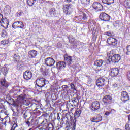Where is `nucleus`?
Listing matches in <instances>:
<instances>
[{
  "mask_svg": "<svg viewBox=\"0 0 130 130\" xmlns=\"http://www.w3.org/2000/svg\"><path fill=\"white\" fill-rule=\"evenodd\" d=\"M36 83L37 86L40 87V88H43L46 84H49V82L45 79V78L40 77L36 80Z\"/></svg>",
  "mask_w": 130,
  "mask_h": 130,
  "instance_id": "1",
  "label": "nucleus"
},
{
  "mask_svg": "<svg viewBox=\"0 0 130 130\" xmlns=\"http://www.w3.org/2000/svg\"><path fill=\"white\" fill-rule=\"evenodd\" d=\"M17 102H18V103H20V104H23L26 106H28V105L30 104L29 100L24 97V95L22 94L17 97Z\"/></svg>",
  "mask_w": 130,
  "mask_h": 130,
  "instance_id": "2",
  "label": "nucleus"
},
{
  "mask_svg": "<svg viewBox=\"0 0 130 130\" xmlns=\"http://www.w3.org/2000/svg\"><path fill=\"white\" fill-rule=\"evenodd\" d=\"M103 102L106 106L111 104V102H112V97L109 95H105L103 99Z\"/></svg>",
  "mask_w": 130,
  "mask_h": 130,
  "instance_id": "3",
  "label": "nucleus"
},
{
  "mask_svg": "<svg viewBox=\"0 0 130 130\" xmlns=\"http://www.w3.org/2000/svg\"><path fill=\"white\" fill-rule=\"evenodd\" d=\"M44 62L47 67H53L55 63V60L53 58L48 57L45 59Z\"/></svg>",
  "mask_w": 130,
  "mask_h": 130,
  "instance_id": "4",
  "label": "nucleus"
},
{
  "mask_svg": "<svg viewBox=\"0 0 130 130\" xmlns=\"http://www.w3.org/2000/svg\"><path fill=\"white\" fill-rule=\"evenodd\" d=\"M63 11L66 15H70L72 14V8L69 4L63 5Z\"/></svg>",
  "mask_w": 130,
  "mask_h": 130,
  "instance_id": "5",
  "label": "nucleus"
},
{
  "mask_svg": "<svg viewBox=\"0 0 130 130\" xmlns=\"http://www.w3.org/2000/svg\"><path fill=\"white\" fill-rule=\"evenodd\" d=\"M100 18L102 21H105V22H107L110 20V16L105 13H102L100 15Z\"/></svg>",
  "mask_w": 130,
  "mask_h": 130,
  "instance_id": "6",
  "label": "nucleus"
},
{
  "mask_svg": "<svg viewBox=\"0 0 130 130\" xmlns=\"http://www.w3.org/2000/svg\"><path fill=\"white\" fill-rule=\"evenodd\" d=\"M121 100L123 102H124V103H125L126 101L129 100V96H128L127 92L125 91H123L121 92Z\"/></svg>",
  "mask_w": 130,
  "mask_h": 130,
  "instance_id": "7",
  "label": "nucleus"
},
{
  "mask_svg": "<svg viewBox=\"0 0 130 130\" xmlns=\"http://www.w3.org/2000/svg\"><path fill=\"white\" fill-rule=\"evenodd\" d=\"M92 7L96 11H102L103 10V6L98 2H94L93 4Z\"/></svg>",
  "mask_w": 130,
  "mask_h": 130,
  "instance_id": "8",
  "label": "nucleus"
},
{
  "mask_svg": "<svg viewBox=\"0 0 130 130\" xmlns=\"http://www.w3.org/2000/svg\"><path fill=\"white\" fill-rule=\"evenodd\" d=\"M107 43L110 45L115 46L117 44V40L114 38H109L107 39Z\"/></svg>",
  "mask_w": 130,
  "mask_h": 130,
  "instance_id": "9",
  "label": "nucleus"
},
{
  "mask_svg": "<svg viewBox=\"0 0 130 130\" xmlns=\"http://www.w3.org/2000/svg\"><path fill=\"white\" fill-rule=\"evenodd\" d=\"M92 110L93 111H95V110H98L99 108H100V104L99 103V102L98 101H95L93 102L92 103Z\"/></svg>",
  "mask_w": 130,
  "mask_h": 130,
  "instance_id": "10",
  "label": "nucleus"
},
{
  "mask_svg": "<svg viewBox=\"0 0 130 130\" xmlns=\"http://www.w3.org/2000/svg\"><path fill=\"white\" fill-rule=\"evenodd\" d=\"M105 85V79L104 78H99L96 80V85L98 87H103Z\"/></svg>",
  "mask_w": 130,
  "mask_h": 130,
  "instance_id": "11",
  "label": "nucleus"
},
{
  "mask_svg": "<svg viewBox=\"0 0 130 130\" xmlns=\"http://www.w3.org/2000/svg\"><path fill=\"white\" fill-rule=\"evenodd\" d=\"M24 79L30 80L32 78V73L30 71H26L23 74Z\"/></svg>",
  "mask_w": 130,
  "mask_h": 130,
  "instance_id": "12",
  "label": "nucleus"
},
{
  "mask_svg": "<svg viewBox=\"0 0 130 130\" xmlns=\"http://www.w3.org/2000/svg\"><path fill=\"white\" fill-rule=\"evenodd\" d=\"M120 55L117 54H115L112 57V59H111V61L113 62H118V61H119V60H120Z\"/></svg>",
  "mask_w": 130,
  "mask_h": 130,
  "instance_id": "13",
  "label": "nucleus"
},
{
  "mask_svg": "<svg viewBox=\"0 0 130 130\" xmlns=\"http://www.w3.org/2000/svg\"><path fill=\"white\" fill-rule=\"evenodd\" d=\"M118 73H119V70L117 68H112L111 69V72L110 75H111V77H116L118 75Z\"/></svg>",
  "mask_w": 130,
  "mask_h": 130,
  "instance_id": "14",
  "label": "nucleus"
},
{
  "mask_svg": "<svg viewBox=\"0 0 130 130\" xmlns=\"http://www.w3.org/2000/svg\"><path fill=\"white\" fill-rule=\"evenodd\" d=\"M1 26L5 28V29H7V28H8V26H9V20L6 18L2 20L1 23Z\"/></svg>",
  "mask_w": 130,
  "mask_h": 130,
  "instance_id": "15",
  "label": "nucleus"
},
{
  "mask_svg": "<svg viewBox=\"0 0 130 130\" xmlns=\"http://www.w3.org/2000/svg\"><path fill=\"white\" fill-rule=\"evenodd\" d=\"M64 59L65 61L68 62V64H72V61H73V58L71 56L68 55V54H65L64 55Z\"/></svg>",
  "mask_w": 130,
  "mask_h": 130,
  "instance_id": "16",
  "label": "nucleus"
},
{
  "mask_svg": "<svg viewBox=\"0 0 130 130\" xmlns=\"http://www.w3.org/2000/svg\"><path fill=\"white\" fill-rule=\"evenodd\" d=\"M67 64L64 62H59L56 64V68L57 69H59V70H61V69H64Z\"/></svg>",
  "mask_w": 130,
  "mask_h": 130,
  "instance_id": "17",
  "label": "nucleus"
},
{
  "mask_svg": "<svg viewBox=\"0 0 130 130\" xmlns=\"http://www.w3.org/2000/svg\"><path fill=\"white\" fill-rule=\"evenodd\" d=\"M91 120L92 122H100L102 120V117L101 115H99L96 117L92 118Z\"/></svg>",
  "mask_w": 130,
  "mask_h": 130,
  "instance_id": "18",
  "label": "nucleus"
},
{
  "mask_svg": "<svg viewBox=\"0 0 130 130\" xmlns=\"http://www.w3.org/2000/svg\"><path fill=\"white\" fill-rule=\"evenodd\" d=\"M37 55V51L33 50L28 52V56L30 58H34Z\"/></svg>",
  "mask_w": 130,
  "mask_h": 130,
  "instance_id": "19",
  "label": "nucleus"
},
{
  "mask_svg": "<svg viewBox=\"0 0 130 130\" xmlns=\"http://www.w3.org/2000/svg\"><path fill=\"white\" fill-rule=\"evenodd\" d=\"M95 64L97 67H102L103 64V60H98L95 62Z\"/></svg>",
  "mask_w": 130,
  "mask_h": 130,
  "instance_id": "20",
  "label": "nucleus"
},
{
  "mask_svg": "<svg viewBox=\"0 0 130 130\" xmlns=\"http://www.w3.org/2000/svg\"><path fill=\"white\" fill-rule=\"evenodd\" d=\"M104 4H106V5H111L114 3V0H102Z\"/></svg>",
  "mask_w": 130,
  "mask_h": 130,
  "instance_id": "21",
  "label": "nucleus"
},
{
  "mask_svg": "<svg viewBox=\"0 0 130 130\" xmlns=\"http://www.w3.org/2000/svg\"><path fill=\"white\" fill-rule=\"evenodd\" d=\"M83 6H87L90 3V0H80Z\"/></svg>",
  "mask_w": 130,
  "mask_h": 130,
  "instance_id": "22",
  "label": "nucleus"
},
{
  "mask_svg": "<svg viewBox=\"0 0 130 130\" xmlns=\"http://www.w3.org/2000/svg\"><path fill=\"white\" fill-rule=\"evenodd\" d=\"M1 85L2 86H4V87H8L9 86V84H8V82L6 81V79H4L1 80Z\"/></svg>",
  "mask_w": 130,
  "mask_h": 130,
  "instance_id": "23",
  "label": "nucleus"
},
{
  "mask_svg": "<svg viewBox=\"0 0 130 130\" xmlns=\"http://www.w3.org/2000/svg\"><path fill=\"white\" fill-rule=\"evenodd\" d=\"M107 55L108 57H109V59H112V56L114 55V54L113 53V51H111L110 52H108L107 54Z\"/></svg>",
  "mask_w": 130,
  "mask_h": 130,
  "instance_id": "24",
  "label": "nucleus"
},
{
  "mask_svg": "<svg viewBox=\"0 0 130 130\" xmlns=\"http://www.w3.org/2000/svg\"><path fill=\"white\" fill-rule=\"evenodd\" d=\"M111 88L114 91H116L118 89V85L116 83H113L112 84Z\"/></svg>",
  "mask_w": 130,
  "mask_h": 130,
  "instance_id": "25",
  "label": "nucleus"
},
{
  "mask_svg": "<svg viewBox=\"0 0 130 130\" xmlns=\"http://www.w3.org/2000/svg\"><path fill=\"white\" fill-rule=\"evenodd\" d=\"M13 59L14 61H19L20 60V56L15 54L13 56Z\"/></svg>",
  "mask_w": 130,
  "mask_h": 130,
  "instance_id": "26",
  "label": "nucleus"
},
{
  "mask_svg": "<svg viewBox=\"0 0 130 130\" xmlns=\"http://www.w3.org/2000/svg\"><path fill=\"white\" fill-rule=\"evenodd\" d=\"M36 2V0H27V5L28 6H32L34 5V3Z\"/></svg>",
  "mask_w": 130,
  "mask_h": 130,
  "instance_id": "27",
  "label": "nucleus"
},
{
  "mask_svg": "<svg viewBox=\"0 0 130 130\" xmlns=\"http://www.w3.org/2000/svg\"><path fill=\"white\" fill-rule=\"evenodd\" d=\"M18 23L19 28L20 29H24V23L21 21H18Z\"/></svg>",
  "mask_w": 130,
  "mask_h": 130,
  "instance_id": "28",
  "label": "nucleus"
},
{
  "mask_svg": "<svg viewBox=\"0 0 130 130\" xmlns=\"http://www.w3.org/2000/svg\"><path fill=\"white\" fill-rule=\"evenodd\" d=\"M12 27L14 28V29H17V28H19V24H18V21L14 22L13 24Z\"/></svg>",
  "mask_w": 130,
  "mask_h": 130,
  "instance_id": "29",
  "label": "nucleus"
},
{
  "mask_svg": "<svg viewBox=\"0 0 130 130\" xmlns=\"http://www.w3.org/2000/svg\"><path fill=\"white\" fill-rule=\"evenodd\" d=\"M126 54L127 55H129V54H130V45L128 46H127V47H126Z\"/></svg>",
  "mask_w": 130,
  "mask_h": 130,
  "instance_id": "30",
  "label": "nucleus"
},
{
  "mask_svg": "<svg viewBox=\"0 0 130 130\" xmlns=\"http://www.w3.org/2000/svg\"><path fill=\"white\" fill-rule=\"evenodd\" d=\"M2 37H6L7 35H8V33L7 32V30H3L2 31Z\"/></svg>",
  "mask_w": 130,
  "mask_h": 130,
  "instance_id": "31",
  "label": "nucleus"
},
{
  "mask_svg": "<svg viewBox=\"0 0 130 130\" xmlns=\"http://www.w3.org/2000/svg\"><path fill=\"white\" fill-rule=\"evenodd\" d=\"M55 9H51L50 10V13L51 15H54L55 14Z\"/></svg>",
  "mask_w": 130,
  "mask_h": 130,
  "instance_id": "32",
  "label": "nucleus"
},
{
  "mask_svg": "<svg viewBox=\"0 0 130 130\" xmlns=\"http://www.w3.org/2000/svg\"><path fill=\"white\" fill-rule=\"evenodd\" d=\"M81 19H82L83 21H84L85 20H87V15H86V14H85V13H83L82 14V18Z\"/></svg>",
  "mask_w": 130,
  "mask_h": 130,
  "instance_id": "33",
  "label": "nucleus"
},
{
  "mask_svg": "<svg viewBox=\"0 0 130 130\" xmlns=\"http://www.w3.org/2000/svg\"><path fill=\"white\" fill-rule=\"evenodd\" d=\"M81 114V111H77L75 112V116H77V117H79Z\"/></svg>",
  "mask_w": 130,
  "mask_h": 130,
  "instance_id": "34",
  "label": "nucleus"
},
{
  "mask_svg": "<svg viewBox=\"0 0 130 130\" xmlns=\"http://www.w3.org/2000/svg\"><path fill=\"white\" fill-rule=\"evenodd\" d=\"M1 43L3 45H7V44H9V41H2L1 42Z\"/></svg>",
  "mask_w": 130,
  "mask_h": 130,
  "instance_id": "35",
  "label": "nucleus"
},
{
  "mask_svg": "<svg viewBox=\"0 0 130 130\" xmlns=\"http://www.w3.org/2000/svg\"><path fill=\"white\" fill-rule=\"evenodd\" d=\"M125 128L126 130H130V125L128 123L126 124Z\"/></svg>",
  "mask_w": 130,
  "mask_h": 130,
  "instance_id": "36",
  "label": "nucleus"
},
{
  "mask_svg": "<svg viewBox=\"0 0 130 130\" xmlns=\"http://www.w3.org/2000/svg\"><path fill=\"white\" fill-rule=\"evenodd\" d=\"M76 19H78L79 21H83V15H79L78 17H76Z\"/></svg>",
  "mask_w": 130,
  "mask_h": 130,
  "instance_id": "37",
  "label": "nucleus"
},
{
  "mask_svg": "<svg viewBox=\"0 0 130 130\" xmlns=\"http://www.w3.org/2000/svg\"><path fill=\"white\" fill-rule=\"evenodd\" d=\"M74 41H75V38H70L69 39V42H70V43H73V42H74Z\"/></svg>",
  "mask_w": 130,
  "mask_h": 130,
  "instance_id": "38",
  "label": "nucleus"
},
{
  "mask_svg": "<svg viewBox=\"0 0 130 130\" xmlns=\"http://www.w3.org/2000/svg\"><path fill=\"white\" fill-rule=\"evenodd\" d=\"M22 14H23L22 12H19L16 13V16H17V17H21V16H22Z\"/></svg>",
  "mask_w": 130,
  "mask_h": 130,
  "instance_id": "39",
  "label": "nucleus"
},
{
  "mask_svg": "<svg viewBox=\"0 0 130 130\" xmlns=\"http://www.w3.org/2000/svg\"><path fill=\"white\" fill-rule=\"evenodd\" d=\"M127 79L128 81H130V71L128 72L127 73Z\"/></svg>",
  "mask_w": 130,
  "mask_h": 130,
  "instance_id": "40",
  "label": "nucleus"
},
{
  "mask_svg": "<svg viewBox=\"0 0 130 130\" xmlns=\"http://www.w3.org/2000/svg\"><path fill=\"white\" fill-rule=\"evenodd\" d=\"M71 89H73L74 90H76V88L75 87V84H74L73 83H71Z\"/></svg>",
  "mask_w": 130,
  "mask_h": 130,
  "instance_id": "41",
  "label": "nucleus"
},
{
  "mask_svg": "<svg viewBox=\"0 0 130 130\" xmlns=\"http://www.w3.org/2000/svg\"><path fill=\"white\" fill-rule=\"evenodd\" d=\"M106 35H107L108 36H112V34L110 32H106Z\"/></svg>",
  "mask_w": 130,
  "mask_h": 130,
  "instance_id": "42",
  "label": "nucleus"
},
{
  "mask_svg": "<svg viewBox=\"0 0 130 130\" xmlns=\"http://www.w3.org/2000/svg\"><path fill=\"white\" fill-rule=\"evenodd\" d=\"M2 70H5V71H3L4 73H7L8 72V71L7 70V68L6 67L3 68Z\"/></svg>",
  "mask_w": 130,
  "mask_h": 130,
  "instance_id": "43",
  "label": "nucleus"
},
{
  "mask_svg": "<svg viewBox=\"0 0 130 130\" xmlns=\"http://www.w3.org/2000/svg\"><path fill=\"white\" fill-rule=\"evenodd\" d=\"M2 19H3V15L2 14H0V25H1V23H2V21L3 20H2Z\"/></svg>",
  "mask_w": 130,
  "mask_h": 130,
  "instance_id": "44",
  "label": "nucleus"
},
{
  "mask_svg": "<svg viewBox=\"0 0 130 130\" xmlns=\"http://www.w3.org/2000/svg\"><path fill=\"white\" fill-rule=\"evenodd\" d=\"M26 124H27V125H28V126H30V121H27L26 122Z\"/></svg>",
  "mask_w": 130,
  "mask_h": 130,
  "instance_id": "45",
  "label": "nucleus"
},
{
  "mask_svg": "<svg viewBox=\"0 0 130 130\" xmlns=\"http://www.w3.org/2000/svg\"><path fill=\"white\" fill-rule=\"evenodd\" d=\"M110 113L108 112H106L105 113V115H107V116H108V115H109Z\"/></svg>",
  "mask_w": 130,
  "mask_h": 130,
  "instance_id": "46",
  "label": "nucleus"
},
{
  "mask_svg": "<svg viewBox=\"0 0 130 130\" xmlns=\"http://www.w3.org/2000/svg\"><path fill=\"white\" fill-rule=\"evenodd\" d=\"M57 119H58V120H59V119H60V117H59V114H57Z\"/></svg>",
  "mask_w": 130,
  "mask_h": 130,
  "instance_id": "47",
  "label": "nucleus"
},
{
  "mask_svg": "<svg viewBox=\"0 0 130 130\" xmlns=\"http://www.w3.org/2000/svg\"><path fill=\"white\" fill-rule=\"evenodd\" d=\"M8 9L9 11H10V7H6L5 8V10H8Z\"/></svg>",
  "mask_w": 130,
  "mask_h": 130,
  "instance_id": "48",
  "label": "nucleus"
},
{
  "mask_svg": "<svg viewBox=\"0 0 130 130\" xmlns=\"http://www.w3.org/2000/svg\"><path fill=\"white\" fill-rule=\"evenodd\" d=\"M67 3H71L72 2V0H66Z\"/></svg>",
  "mask_w": 130,
  "mask_h": 130,
  "instance_id": "49",
  "label": "nucleus"
},
{
  "mask_svg": "<svg viewBox=\"0 0 130 130\" xmlns=\"http://www.w3.org/2000/svg\"><path fill=\"white\" fill-rule=\"evenodd\" d=\"M72 102H73V103H75L77 102L76 101V100H72Z\"/></svg>",
  "mask_w": 130,
  "mask_h": 130,
  "instance_id": "50",
  "label": "nucleus"
},
{
  "mask_svg": "<svg viewBox=\"0 0 130 130\" xmlns=\"http://www.w3.org/2000/svg\"><path fill=\"white\" fill-rule=\"evenodd\" d=\"M14 125H16L15 127H14V128H16L17 126H18V125H17V124H13V126Z\"/></svg>",
  "mask_w": 130,
  "mask_h": 130,
  "instance_id": "51",
  "label": "nucleus"
},
{
  "mask_svg": "<svg viewBox=\"0 0 130 130\" xmlns=\"http://www.w3.org/2000/svg\"><path fill=\"white\" fill-rule=\"evenodd\" d=\"M128 118L129 120L130 121V115H129Z\"/></svg>",
  "mask_w": 130,
  "mask_h": 130,
  "instance_id": "52",
  "label": "nucleus"
},
{
  "mask_svg": "<svg viewBox=\"0 0 130 130\" xmlns=\"http://www.w3.org/2000/svg\"><path fill=\"white\" fill-rule=\"evenodd\" d=\"M1 13H2V9L0 8V15H2V14H1Z\"/></svg>",
  "mask_w": 130,
  "mask_h": 130,
  "instance_id": "53",
  "label": "nucleus"
},
{
  "mask_svg": "<svg viewBox=\"0 0 130 130\" xmlns=\"http://www.w3.org/2000/svg\"><path fill=\"white\" fill-rule=\"evenodd\" d=\"M108 60H109V62H110V60H109V59H108Z\"/></svg>",
  "mask_w": 130,
  "mask_h": 130,
  "instance_id": "54",
  "label": "nucleus"
},
{
  "mask_svg": "<svg viewBox=\"0 0 130 130\" xmlns=\"http://www.w3.org/2000/svg\"><path fill=\"white\" fill-rule=\"evenodd\" d=\"M128 6H129L130 5H128Z\"/></svg>",
  "mask_w": 130,
  "mask_h": 130,
  "instance_id": "55",
  "label": "nucleus"
}]
</instances>
